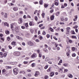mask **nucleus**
<instances>
[{"mask_svg": "<svg viewBox=\"0 0 79 79\" xmlns=\"http://www.w3.org/2000/svg\"><path fill=\"white\" fill-rule=\"evenodd\" d=\"M21 55V53L19 52H16L14 53V55L15 56H19Z\"/></svg>", "mask_w": 79, "mask_h": 79, "instance_id": "nucleus-1", "label": "nucleus"}, {"mask_svg": "<svg viewBox=\"0 0 79 79\" xmlns=\"http://www.w3.org/2000/svg\"><path fill=\"white\" fill-rule=\"evenodd\" d=\"M27 44L30 46H33V45H34V43L31 41H29L27 42Z\"/></svg>", "mask_w": 79, "mask_h": 79, "instance_id": "nucleus-2", "label": "nucleus"}, {"mask_svg": "<svg viewBox=\"0 0 79 79\" xmlns=\"http://www.w3.org/2000/svg\"><path fill=\"white\" fill-rule=\"evenodd\" d=\"M23 19L22 18H20L19 19L18 23L19 24H22L23 23Z\"/></svg>", "mask_w": 79, "mask_h": 79, "instance_id": "nucleus-3", "label": "nucleus"}, {"mask_svg": "<svg viewBox=\"0 0 79 79\" xmlns=\"http://www.w3.org/2000/svg\"><path fill=\"white\" fill-rule=\"evenodd\" d=\"M15 31L16 32H18L19 31V28L18 27H16L15 28Z\"/></svg>", "mask_w": 79, "mask_h": 79, "instance_id": "nucleus-4", "label": "nucleus"}, {"mask_svg": "<svg viewBox=\"0 0 79 79\" xmlns=\"http://www.w3.org/2000/svg\"><path fill=\"white\" fill-rule=\"evenodd\" d=\"M7 56V52H3V54L2 55V56L3 57L5 56V57H6V56Z\"/></svg>", "mask_w": 79, "mask_h": 79, "instance_id": "nucleus-5", "label": "nucleus"}, {"mask_svg": "<svg viewBox=\"0 0 79 79\" xmlns=\"http://www.w3.org/2000/svg\"><path fill=\"white\" fill-rule=\"evenodd\" d=\"M16 37L17 39H18V40H23V38L19 36H16Z\"/></svg>", "mask_w": 79, "mask_h": 79, "instance_id": "nucleus-6", "label": "nucleus"}, {"mask_svg": "<svg viewBox=\"0 0 79 79\" xmlns=\"http://www.w3.org/2000/svg\"><path fill=\"white\" fill-rule=\"evenodd\" d=\"M13 10H14V11H18V8L17 7H15L13 8Z\"/></svg>", "mask_w": 79, "mask_h": 79, "instance_id": "nucleus-7", "label": "nucleus"}, {"mask_svg": "<svg viewBox=\"0 0 79 79\" xmlns=\"http://www.w3.org/2000/svg\"><path fill=\"white\" fill-rule=\"evenodd\" d=\"M55 74V73H54V72H51L50 73V74L49 75L50 76H51V77H53V76H54V75Z\"/></svg>", "mask_w": 79, "mask_h": 79, "instance_id": "nucleus-8", "label": "nucleus"}, {"mask_svg": "<svg viewBox=\"0 0 79 79\" xmlns=\"http://www.w3.org/2000/svg\"><path fill=\"white\" fill-rule=\"evenodd\" d=\"M68 77L70 78H73V76L70 73L68 74Z\"/></svg>", "mask_w": 79, "mask_h": 79, "instance_id": "nucleus-9", "label": "nucleus"}, {"mask_svg": "<svg viewBox=\"0 0 79 79\" xmlns=\"http://www.w3.org/2000/svg\"><path fill=\"white\" fill-rule=\"evenodd\" d=\"M4 25L5 26H7V27H9V24L7 22H5L4 23Z\"/></svg>", "mask_w": 79, "mask_h": 79, "instance_id": "nucleus-10", "label": "nucleus"}, {"mask_svg": "<svg viewBox=\"0 0 79 79\" xmlns=\"http://www.w3.org/2000/svg\"><path fill=\"white\" fill-rule=\"evenodd\" d=\"M32 58H36V57H37V56H36V54L35 53H34L33 54H32L31 56Z\"/></svg>", "mask_w": 79, "mask_h": 79, "instance_id": "nucleus-11", "label": "nucleus"}, {"mask_svg": "<svg viewBox=\"0 0 79 79\" xmlns=\"http://www.w3.org/2000/svg\"><path fill=\"white\" fill-rule=\"evenodd\" d=\"M50 19L51 20H53L54 19V15H52L50 17Z\"/></svg>", "mask_w": 79, "mask_h": 79, "instance_id": "nucleus-12", "label": "nucleus"}, {"mask_svg": "<svg viewBox=\"0 0 79 79\" xmlns=\"http://www.w3.org/2000/svg\"><path fill=\"white\" fill-rule=\"evenodd\" d=\"M5 32L6 34H9L10 31L8 30H5Z\"/></svg>", "mask_w": 79, "mask_h": 79, "instance_id": "nucleus-13", "label": "nucleus"}, {"mask_svg": "<svg viewBox=\"0 0 79 79\" xmlns=\"http://www.w3.org/2000/svg\"><path fill=\"white\" fill-rule=\"evenodd\" d=\"M35 63H33L31 64V66H32V68H34V67H35Z\"/></svg>", "mask_w": 79, "mask_h": 79, "instance_id": "nucleus-14", "label": "nucleus"}, {"mask_svg": "<svg viewBox=\"0 0 79 79\" xmlns=\"http://www.w3.org/2000/svg\"><path fill=\"white\" fill-rule=\"evenodd\" d=\"M15 44H16V42L14 41L12 42L11 43V45H14V46H15Z\"/></svg>", "mask_w": 79, "mask_h": 79, "instance_id": "nucleus-15", "label": "nucleus"}, {"mask_svg": "<svg viewBox=\"0 0 79 79\" xmlns=\"http://www.w3.org/2000/svg\"><path fill=\"white\" fill-rule=\"evenodd\" d=\"M45 14L44 13H43L42 14V18H44L45 17Z\"/></svg>", "mask_w": 79, "mask_h": 79, "instance_id": "nucleus-16", "label": "nucleus"}, {"mask_svg": "<svg viewBox=\"0 0 79 79\" xmlns=\"http://www.w3.org/2000/svg\"><path fill=\"white\" fill-rule=\"evenodd\" d=\"M7 14L6 13L5 14V15H4V17L5 18H6H6H7Z\"/></svg>", "mask_w": 79, "mask_h": 79, "instance_id": "nucleus-17", "label": "nucleus"}, {"mask_svg": "<svg viewBox=\"0 0 79 79\" xmlns=\"http://www.w3.org/2000/svg\"><path fill=\"white\" fill-rule=\"evenodd\" d=\"M72 39H77V37L73 35L72 36Z\"/></svg>", "mask_w": 79, "mask_h": 79, "instance_id": "nucleus-18", "label": "nucleus"}, {"mask_svg": "<svg viewBox=\"0 0 79 79\" xmlns=\"http://www.w3.org/2000/svg\"><path fill=\"white\" fill-rule=\"evenodd\" d=\"M34 30L33 29H30V32L31 33V34H33L34 33Z\"/></svg>", "mask_w": 79, "mask_h": 79, "instance_id": "nucleus-19", "label": "nucleus"}, {"mask_svg": "<svg viewBox=\"0 0 79 79\" xmlns=\"http://www.w3.org/2000/svg\"><path fill=\"white\" fill-rule=\"evenodd\" d=\"M49 60V58L48 57H47L45 58V61H48Z\"/></svg>", "mask_w": 79, "mask_h": 79, "instance_id": "nucleus-20", "label": "nucleus"}, {"mask_svg": "<svg viewBox=\"0 0 79 79\" xmlns=\"http://www.w3.org/2000/svg\"><path fill=\"white\" fill-rule=\"evenodd\" d=\"M14 25L13 23L10 24L11 29H13V28Z\"/></svg>", "mask_w": 79, "mask_h": 79, "instance_id": "nucleus-21", "label": "nucleus"}, {"mask_svg": "<svg viewBox=\"0 0 79 79\" xmlns=\"http://www.w3.org/2000/svg\"><path fill=\"white\" fill-rule=\"evenodd\" d=\"M13 24V25H14V26H15V27H16V26H17V23H12Z\"/></svg>", "mask_w": 79, "mask_h": 79, "instance_id": "nucleus-22", "label": "nucleus"}, {"mask_svg": "<svg viewBox=\"0 0 79 79\" xmlns=\"http://www.w3.org/2000/svg\"><path fill=\"white\" fill-rule=\"evenodd\" d=\"M42 2H43L42 0H40V1L39 3H40V5H42Z\"/></svg>", "mask_w": 79, "mask_h": 79, "instance_id": "nucleus-23", "label": "nucleus"}, {"mask_svg": "<svg viewBox=\"0 0 79 79\" xmlns=\"http://www.w3.org/2000/svg\"><path fill=\"white\" fill-rule=\"evenodd\" d=\"M48 76L47 75H46L44 76V78L45 79H48Z\"/></svg>", "mask_w": 79, "mask_h": 79, "instance_id": "nucleus-24", "label": "nucleus"}, {"mask_svg": "<svg viewBox=\"0 0 79 79\" xmlns=\"http://www.w3.org/2000/svg\"><path fill=\"white\" fill-rule=\"evenodd\" d=\"M43 35H45L46 34V32L45 31H43L42 33Z\"/></svg>", "mask_w": 79, "mask_h": 79, "instance_id": "nucleus-25", "label": "nucleus"}, {"mask_svg": "<svg viewBox=\"0 0 79 79\" xmlns=\"http://www.w3.org/2000/svg\"><path fill=\"white\" fill-rule=\"evenodd\" d=\"M50 69H51V67H50L47 70V72H50L51 71Z\"/></svg>", "mask_w": 79, "mask_h": 79, "instance_id": "nucleus-26", "label": "nucleus"}, {"mask_svg": "<svg viewBox=\"0 0 79 79\" xmlns=\"http://www.w3.org/2000/svg\"><path fill=\"white\" fill-rule=\"evenodd\" d=\"M13 71H18V69L16 68L14 69L13 70Z\"/></svg>", "mask_w": 79, "mask_h": 79, "instance_id": "nucleus-27", "label": "nucleus"}, {"mask_svg": "<svg viewBox=\"0 0 79 79\" xmlns=\"http://www.w3.org/2000/svg\"><path fill=\"white\" fill-rule=\"evenodd\" d=\"M43 50L44 52H47L48 51L47 49V48H44Z\"/></svg>", "mask_w": 79, "mask_h": 79, "instance_id": "nucleus-28", "label": "nucleus"}, {"mask_svg": "<svg viewBox=\"0 0 79 79\" xmlns=\"http://www.w3.org/2000/svg\"><path fill=\"white\" fill-rule=\"evenodd\" d=\"M46 36L47 37V38H48H48H49L50 37V35L49 34H47L46 35Z\"/></svg>", "mask_w": 79, "mask_h": 79, "instance_id": "nucleus-29", "label": "nucleus"}, {"mask_svg": "<svg viewBox=\"0 0 79 79\" xmlns=\"http://www.w3.org/2000/svg\"><path fill=\"white\" fill-rule=\"evenodd\" d=\"M68 64H63V66H68Z\"/></svg>", "mask_w": 79, "mask_h": 79, "instance_id": "nucleus-30", "label": "nucleus"}, {"mask_svg": "<svg viewBox=\"0 0 79 79\" xmlns=\"http://www.w3.org/2000/svg\"><path fill=\"white\" fill-rule=\"evenodd\" d=\"M30 26H34V24H32V22H30L29 23Z\"/></svg>", "mask_w": 79, "mask_h": 79, "instance_id": "nucleus-31", "label": "nucleus"}, {"mask_svg": "<svg viewBox=\"0 0 79 79\" xmlns=\"http://www.w3.org/2000/svg\"><path fill=\"white\" fill-rule=\"evenodd\" d=\"M55 3V5H56V6H58V5H59V3H58L57 2H54Z\"/></svg>", "mask_w": 79, "mask_h": 79, "instance_id": "nucleus-32", "label": "nucleus"}, {"mask_svg": "<svg viewBox=\"0 0 79 79\" xmlns=\"http://www.w3.org/2000/svg\"><path fill=\"white\" fill-rule=\"evenodd\" d=\"M69 42L70 44H72V43H73V41H72V40H69Z\"/></svg>", "mask_w": 79, "mask_h": 79, "instance_id": "nucleus-33", "label": "nucleus"}, {"mask_svg": "<svg viewBox=\"0 0 79 79\" xmlns=\"http://www.w3.org/2000/svg\"><path fill=\"white\" fill-rule=\"evenodd\" d=\"M13 73L15 74L16 75L18 74V72L17 71H13Z\"/></svg>", "mask_w": 79, "mask_h": 79, "instance_id": "nucleus-34", "label": "nucleus"}, {"mask_svg": "<svg viewBox=\"0 0 79 79\" xmlns=\"http://www.w3.org/2000/svg\"><path fill=\"white\" fill-rule=\"evenodd\" d=\"M48 6V5H47V4H44V6L45 7V8H47V7Z\"/></svg>", "mask_w": 79, "mask_h": 79, "instance_id": "nucleus-35", "label": "nucleus"}, {"mask_svg": "<svg viewBox=\"0 0 79 79\" xmlns=\"http://www.w3.org/2000/svg\"><path fill=\"white\" fill-rule=\"evenodd\" d=\"M7 39L8 40V41H10V38L9 37H7Z\"/></svg>", "mask_w": 79, "mask_h": 79, "instance_id": "nucleus-36", "label": "nucleus"}, {"mask_svg": "<svg viewBox=\"0 0 79 79\" xmlns=\"http://www.w3.org/2000/svg\"><path fill=\"white\" fill-rule=\"evenodd\" d=\"M23 63L24 64H27V63H28V62H27V61H24L23 62Z\"/></svg>", "mask_w": 79, "mask_h": 79, "instance_id": "nucleus-37", "label": "nucleus"}, {"mask_svg": "<svg viewBox=\"0 0 79 79\" xmlns=\"http://www.w3.org/2000/svg\"><path fill=\"white\" fill-rule=\"evenodd\" d=\"M43 25H44L42 24H40L39 25V27H42V26H43Z\"/></svg>", "mask_w": 79, "mask_h": 79, "instance_id": "nucleus-38", "label": "nucleus"}, {"mask_svg": "<svg viewBox=\"0 0 79 79\" xmlns=\"http://www.w3.org/2000/svg\"><path fill=\"white\" fill-rule=\"evenodd\" d=\"M72 56L73 57H74L75 56H76V54L75 53H73L72 55Z\"/></svg>", "mask_w": 79, "mask_h": 79, "instance_id": "nucleus-39", "label": "nucleus"}, {"mask_svg": "<svg viewBox=\"0 0 79 79\" xmlns=\"http://www.w3.org/2000/svg\"><path fill=\"white\" fill-rule=\"evenodd\" d=\"M36 74H37L38 75H40V73H39V72L37 71L35 73Z\"/></svg>", "mask_w": 79, "mask_h": 79, "instance_id": "nucleus-40", "label": "nucleus"}, {"mask_svg": "<svg viewBox=\"0 0 79 79\" xmlns=\"http://www.w3.org/2000/svg\"><path fill=\"white\" fill-rule=\"evenodd\" d=\"M20 74L21 73H23V74H25V72H24V71H21L20 72Z\"/></svg>", "mask_w": 79, "mask_h": 79, "instance_id": "nucleus-41", "label": "nucleus"}, {"mask_svg": "<svg viewBox=\"0 0 79 79\" xmlns=\"http://www.w3.org/2000/svg\"><path fill=\"white\" fill-rule=\"evenodd\" d=\"M66 29L67 31H69V30L70 29V27H67L66 28Z\"/></svg>", "mask_w": 79, "mask_h": 79, "instance_id": "nucleus-42", "label": "nucleus"}, {"mask_svg": "<svg viewBox=\"0 0 79 79\" xmlns=\"http://www.w3.org/2000/svg\"><path fill=\"white\" fill-rule=\"evenodd\" d=\"M48 65L44 67V69H47V68H48Z\"/></svg>", "mask_w": 79, "mask_h": 79, "instance_id": "nucleus-43", "label": "nucleus"}, {"mask_svg": "<svg viewBox=\"0 0 79 79\" xmlns=\"http://www.w3.org/2000/svg\"><path fill=\"white\" fill-rule=\"evenodd\" d=\"M53 39H54L55 40H58V39L56 38V36H54Z\"/></svg>", "mask_w": 79, "mask_h": 79, "instance_id": "nucleus-44", "label": "nucleus"}, {"mask_svg": "<svg viewBox=\"0 0 79 79\" xmlns=\"http://www.w3.org/2000/svg\"><path fill=\"white\" fill-rule=\"evenodd\" d=\"M43 38V37L41 36H40L39 37V39H40V40H42Z\"/></svg>", "mask_w": 79, "mask_h": 79, "instance_id": "nucleus-45", "label": "nucleus"}, {"mask_svg": "<svg viewBox=\"0 0 79 79\" xmlns=\"http://www.w3.org/2000/svg\"><path fill=\"white\" fill-rule=\"evenodd\" d=\"M18 63V62H14V65H16V64H17Z\"/></svg>", "mask_w": 79, "mask_h": 79, "instance_id": "nucleus-46", "label": "nucleus"}, {"mask_svg": "<svg viewBox=\"0 0 79 79\" xmlns=\"http://www.w3.org/2000/svg\"><path fill=\"white\" fill-rule=\"evenodd\" d=\"M6 72V70L5 69H4L2 70V73H5Z\"/></svg>", "mask_w": 79, "mask_h": 79, "instance_id": "nucleus-47", "label": "nucleus"}, {"mask_svg": "<svg viewBox=\"0 0 79 79\" xmlns=\"http://www.w3.org/2000/svg\"><path fill=\"white\" fill-rule=\"evenodd\" d=\"M8 47L9 49H12V47H11V46L10 45H9Z\"/></svg>", "mask_w": 79, "mask_h": 79, "instance_id": "nucleus-48", "label": "nucleus"}, {"mask_svg": "<svg viewBox=\"0 0 79 79\" xmlns=\"http://www.w3.org/2000/svg\"><path fill=\"white\" fill-rule=\"evenodd\" d=\"M21 28H22V29H25V27L24 26H22Z\"/></svg>", "mask_w": 79, "mask_h": 79, "instance_id": "nucleus-49", "label": "nucleus"}, {"mask_svg": "<svg viewBox=\"0 0 79 79\" xmlns=\"http://www.w3.org/2000/svg\"><path fill=\"white\" fill-rule=\"evenodd\" d=\"M53 10L52 9L51 10V11H50V13H53Z\"/></svg>", "mask_w": 79, "mask_h": 79, "instance_id": "nucleus-50", "label": "nucleus"}, {"mask_svg": "<svg viewBox=\"0 0 79 79\" xmlns=\"http://www.w3.org/2000/svg\"><path fill=\"white\" fill-rule=\"evenodd\" d=\"M59 62L60 63H62V62H63V60H62L61 59L60 60Z\"/></svg>", "mask_w": 79, "mask_h": 79, "instance_id": "nucleus-51", "label": "nucleus"}, {"mask_svg": "<svg viewBox=\"0 0 79 79\" xmlns=\"http://www.w3.org/2000/svg\"><path fill=\"white\" fill-rule=\"evenodd\" d=\"M15 2H16L15 0H13L12 1V2L13 3H15Z\"/></svg>", "mask_w": 79, "mask_h": 79, "instance_id": "nucleus-52", "label": "nucleus"}, {"mask_svg": "<svg viewBox=\"0 0 79 79\" xmlns=\"http://www.w3.org/2000/svg\"><path fill=\"white\" fill-rule=\"evenodd\" d=\"M45 48H47L48 47V45L47 44H44Z\"/></svg>", "mask_w": 79, "mask_h": 79, "instance_id": "nucleus-53", "label": "nucleus"}, {"mask_svg": "<svg viewBox=\"0 0 79 79\" xmlns=\"http://www.w3.org/2000/svg\"><path fill=\"white\" fill-rule=\"evenodd\" d=\"M74 18L75 19H77V15H75L74 16Z\"/></svg>", "mask_w": 79, "mask_h": 79, "instance_id": "nucleus-54", "label": "nucleus"}, {"mask_svg": "<svg viewBox=\"0 0 79 79\" xmlns=\"http://www.w3.org/2000/svg\"><path fill=\"white\" fill-rule=\"evenodd\" d=\"M68 71V69H64V72H67Z\"/></svg>", "mask_w": 79, "mask_h": 79, "instance_id": "nucleus-55", "label": "nucleus"}, {"mask_svg": "<svg viewBox=\"0 0 79 79\" xmlns=\"http://www.w3.org/2000/svg\"><path fill=\"white\" fill-rule=\"evenodd\" d=\"M61 21H64V19L63 18H61Z\"/></svg>", "mask_w": 79, "mask_h": 79, "instance_id": "nucleus-56", "label": "nucleus"}, {"mask_svg": "<svg viewBox=\"0 0 79 79\" xmlns=\"http://www.w3.org/2000/svg\"><path fill=\"white\" fill-rule=\"evenodd\" d=\"M60 24H61H61H64V23L63 22H62V23L60 22Z\"/></svg>", "mask_w": 79, "mask_h": 79, "instance_id": "nucleus-57", "label": "nucleus"}, {"mask_svg": "<svg viewBox=\"0 0 79 79\" xmlns=\"http://www.w3.org/2000/svg\"><path fill=\"white\" fill-rule=\"evenodd\" d=\"M37 12V10H35L34 12V14H36Z\"/></svg>", "mask_w": 79, "mask_h": 79, "instance_id": "nucleus-58", "label": "nucleus"}, {"mask_svg": "<svg viewBox=\"0 0 79 79\" xmlns=\"http://www.w3.org/2000/svg\"><path fill=\"white\" fill-rule=\"evenodd\" d=\"M25 26L26 27H28V23H26L25 24Z\"/></svg>", "mask_w": 79, "mask_h": 79, "instance_id": "nucleus-59", "label": "nucleus"}, {"mask_svg": "<svg viewBox=\"0 0 79 79\" xmlns=\"http://www.w3.org/2000/svg\"><path fill=\"white\" fill-rule=\"evenodd\" d=\"M68 18H65V21H68Z\"/></svg>", "mask_w": 79, "mask_h": 79, "instance_id": "nucleus-60", "label": "nucleus"}, {"mask_svg": "<svg viewBox=\"0 0 79 79\" xmlns=\"http://www.w3.org/2000/svg\"><path fill=\"white\" fill-rule=\"evenodd\" d=\"M7 0H5V1H4L5 4H6V3H7Z\"/></svg>", "mask_w": 79, "mask_h": 79, "instance_id": "nucleus-61", "label": "nucleus"}, {"mask_svg": "<svg viewBox=\"0 0 79 79\" xmlns=\"http://www.w3.org/2000/svg\"><path fill=\"white\" fill-rule=\"evenodd\" d=\"M39 57L40 58L42 56V54H39Z\"/></svg>", "mask_w": 79, "mask_h": 79, "instance_id": "nucleus-62", "label": "nucleus"}, {"mask_svg": "<svg viewBox=\"0 0 79 79\" xmlns=\"http://www.w3.org/2000/svg\"><path fill=\"white\" fill-rule=\"evenodd\" d=\"M64 8V5H62L61 6V8Z\"/></svg>", "mask_w": 79, "mask_h": 79, "instance_id": "nucleus-63", "label": "nucleus"}, {"mask_svg": "<svg viewBox=\"0 0 79 79\" xmlns=\"http://www.w3.org/2000/svg\"><path fill=\"white\" fill-rule=\"evenodd\" d=\"M64 6H67V4L64 3Z\"/></svg>", "mask_w": 79, "mask_h": 79, "instance_id": "nucleus-64", "label": "nucleus"}]
</instances>
